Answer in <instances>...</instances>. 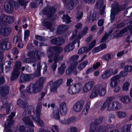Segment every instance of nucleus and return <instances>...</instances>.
<instances>
[{
    "label": "nucleus",
    "mask_w": 132,
    "mask_h": 132,
    "mask_svg": "<svg viewBox=\"0 0 132 132\" xmlns=\"http://www.w3.org/2000/svg\"><path fill=\"white\" fill-rule=\"evenodd\" d=\"M55 129L57 132H58V128L57 126L55 125L52 126L51 128V130L53 132H54L53 130V129Z\"/></svg>",
    "instance_id": "4d7b16f0"
},
{
    "label": "nucleus",
    "mask_w": 132,
    "mask_h": 132,
    "mask_svg": "<svg viewBox=\"0 0 132 132\" xmlns=\"http://www.w3.org/2000/svg\"><path fill=\"white\" fill-rule=\"evenodd\" d=\"M126 40L128 42L132 41V31H131L129 34L128 36L127 37Z\"/></svg>",
    "instance_id": "79ce46f5"
},
{
    "label": "nucleus",
    "mask_w": 132,
    "mask_h": 132,
    "mask_svg": "<svg viewBox=\"0 0 132 132\" xmlns=\"http://www.w3.org/2000/svg\"><path fill=\"white\" fill-rule=\"evenodd\" d=\"M85 2L88 3H94L95 0H84Z\"/></svg>",
    "instance_id": "69168bd1"
},
{
    "label": "nucleus",
    "mask_w": 132,
    "mask_h": 132,
    "mask_svg": "<svg viewBox=\"0 0 132 132\" xmlns=\"http://www.w3.org/2000/svg\"><path fill=\"white\" fill-rule=\"evenodd\" d=\"M104 23V21L103 20L101 19L99 20L98 24V26H102Z\"/></svg>",
    "instance_id": "e2e57ef3"
},
{
    "label": "nucleus",
    "mask_w": 132,
    "mask_h": 132,
    "mask_svg": "<svg viewBox=\"0 0 132 132\" xmlns=\"http://www.w3.org/2000/svg\"><path fill=\"white\" fill-rule=\"evenodd\" d=\"M55 50L56 52L59 53H60L62 50V48L59 47H55Z\"/></svg>",
    "instance_id": "864d4df0"
},
{
    "label": "nucleus",
    "mask_w": 132,
    "mask_h": 132,
    "mask_svg": "<svg viewBox=\"0 0 132 132\" xmlns=\"http://www.w3.org/2000/svg\"><path fill=\"white\" fill-rule=\"evenodd\" d=\"M96 41L95 40L93 41L90 44H89V46L88 50H90L96 44Z\"/></svg>",
    "instance_id": "de8ad7c7"
},
{
    "label": "nucleus",
    "mask_w": 132,
    "mask_h": 132,
    "mask_svg": "<svg viewBox=\"0 0 132 132\" xmlns=\"http://www.w3.org/2000/svg\"><path fill=\"white\" fill-rule=\"evenodd\" d=\"M64 42L63 39L61 38H58L57 39H54L51 41V43L54 44H56L60 45L62 44Z\"/></svg>",
    "instance_id": "f3484780"
},
{
    "label": "nucleus",
    "mask_w": 132,
    "mask_h": 132,
    "mask_svg": "<svg viewBox=\"0 0 132 132\" xmlns=\"http://www.w3.org/2000/svg\"><path fill=\"white\" fill-rule=\"evenodd\" d=\"M11 106H12L11 104H6L5 105H4V107H5L6 106V112L7 114H8L10 111V107Z\"/></svg>",
    "instance_id": "a18cd8bd"
},
{
    "label": "nucleus",
    "mask_w": 132,
    "mask_h": 132,
    "mask_svg": "<svg viewBox=\"0 0 132 132\" xmlns=\"http://www.w3.org/2000/svg\"><path fill=\"white\" fill-rule=\"evenodd\" d=\"M128 74V73L126 71H122L120 73V76L119 75L120 78L121 77H123L126 76Z\"/></svg>",
    "instance_id": "09e8293b"
},
{
    "label": "nucleus",
    "mask_w": 132,
    "mask_h": 132,
    "mask_svg": "<svg viewBox=\"0 0 132 132\" xmlns=\"http://www.w3.org/2000/svg\"><path fill=\"white\" fill-rule=\"evenodd\" d=\"M90 102H88L86 104L85 108L84 110V112L85 114H87L90 108Z\"/></svg>",
    "instance_id": "c03bdc74"
},
{
    "label": "nucleus",
    "mask_w": 132,
    "mask_h": 132,
    "mask_svg": "<svg viewBox=\"0 0 132 132\" xmlns=\"http://www.w3.org/2000/svg\"><path fill=\"white\" fill-rule=\"evenodd\" d=\"M9 92V87L6 86L0 87V95L2 96H6Z\"/></svg>",
    "instance_id": "2eb2a0df"
},
{
    "label": "nucleus",
    "mask_w": 132,
    "mask_h": 132,
    "mask_svg": "<svg viewBox=\"0 0 132 132\" xmlns=\"http://www.w3.org/2000/svg\"><path fill=\"white\" fill-rule=\"evenodd\" d=\"M77 65V64L76 63L72 64L69 67L68 69L69 70H70L71 71L73 70L75 68L76 66Z\"/></svg>",
    "instance_id": "49530a36"
},
{
    "label": "nucleus",
    "mask_w": 132,
    "mask_h": 132,
    "mask_svg": "<svg viewBox=\"0 0 132 132\" xmlns=\"http://www.w3.org/2000/svg\"><path fill=\"white\" fill-rule=\"evenodd\" d=\"M3 20L5 22L11 23H12L14 21L13 18L11 16H8L5 15L4 16Z\"/></svg>",
    "instance_id": "a878e982"
},
{
    "label": "nucleus",
    "mask_w": 132,
    "mask_h": 132,
    "mask_svg": "<svg viewBox=\"0 0 132 132\" xmlns=\"http://www.w3.org/2000/svg\"><path fill=\"white\" fill-rule=\"evenodd\" d=\"M28 109L27 110L26 109L23 114V120L24 123L27 125L31 126V127L29 130H28L26 132H33V122L35 121L39 125L42 126L43 125V122L40 119V112L41 108V105H38L36 109V113L35 116V118L34 119V117L32 116H34V112H33L34 107L32 106H30Z\"/></svg>",
    "instance_id": "f257e3e1"
},
{
    "label": "nucleus",
    "mask_w": 132,
    "mask_h": 132,
    "mask_svg": "<svg viewBox=\"0 0 132 132\" xmlns=\"http://www.w3.org/2000/svg\"><path fill=\"white\" fill-rule=\"evenodd\" d=\"M77 30H75L73 32V35L72 36L70 37V39H73L75 37L76 35L77 34Z\"/></svg>",
    "instance_id": "5fc2aeb1"
},
{
    "label": "nucleus",
    "mask_w": 132,
    "mask_h": 132,
    "mask_svg": "<svg viewBox=\"0 0 132 132\" xmlns=\"http://www.w3.org/2000/svg\"><path fill=\"white\" fill-rule=\"evenodd\" d=\"M115 88L114 89V91L115 92H118L120 89V87L119 86H117L115 87Z\"/></svg>",
    "instance_id": "774afa93"
},
{
    "label": "nucleus",
    "mask_w": 132,
    "mask_h": 132,
    "mask_svg": "<svg viewBox=\"0 0 132 132\" xmlns=\"http://www.w3.org/2000/svg\"><path fill=\"white\" fill-rule=\"evenodd\" d=\"M30 76L27 74L21 73L20 76V80L22 82H24L28 81L30 79Z\"/></svg>",
    "instance_id": "393cba45"
},
{
    "label": "nucleus",
    "mask_w": 132,
    "mask_h": 132,
    "mask_svg": "<svg viewBox=\"0 0 132 132\" xmlns=\"http://www.w3.org/2000/svg\"><path fill=\"white\" fill-rule=\"evenodd\" d=\"M46 79L45 77L40 78L36 84H30L27 88V92L30 94H36L41 91L42 88V86L44 84V82Z\"/></svg>",
    "instance_id": "f03ea898"
},
{
    "label": "nucleus",
    "mask_w": 132,
    "mask_h": 132,
    "mask_svg": "<svg viewBox=\"0 0 132 132\" xmlns=\"http://www.w3.org/2000/svg\"><path fill=\"white\" fill-rule=\"evenodd\" d=\"M121 132H132V125L129 124L124 126L121 130Z\"/></svg>",
    "instance_id": "a211bd4d"
},
{
    "label": "nucleus",
    "mask_w": 132,
    "mask_h": 132,
    "mask_svg": "<svg viewBox=\"0 0 132 132\" xmlns=\"http://www.w3.org/2000/svg\"><path fill=\"white\" fill-rule=\"evenodd\" d=\"M127 30V28H124L120 31L116 35V37H117L122 36L123 35V34L126 32Z\"/></svg>",
    "instance_id": "72a5a7b5"
},
{
    "label": "nucleus",
    "mask_w": 132,
    "mask_h": 132,
    "mask_svg": "<svg viewBox=\"0 0 132 132\" xmlns=\"http://www.w3.org/2000/svg\"><path fill=\"white\" fill-rule=\"evenodd\" d=\"M108 37V36L106 35H105L103 37L101 40V42H105L106 41V39Z\"/></svg>",
    "instance_id": "0e129e2a"
},
{
    "label": "nucleus",
    "mask_w": 132,
    "mask_h": 132,
    "mask_svg": "<svg viewBox=\"0 0 132 132\" xmlns=\"http://www.w3.org/2000/svg\"><path fill=\"white\" fill-rule=\"evenodd\" d=\"M35 37L36 39L40 41H43L44 40L43 37L41 36H40L38 35H36L35 36Z\"/></svg>",
    "instance_id": "052dcab7"
},
{
    "label": "nucleus",
    "mask_w": 132,
    "mask_h": 132,
    "mask_svg": "<svg viewBox=\"0 0 132 132\" xmlns=\"http://www.w3.org/2000/svg\"><path fill=\"white\" fill-rule=\"evenodd\" d=\"M83 104L81 102H78L75 104L73 107L74 111L76 112L80 111L82 109Z\"/></svg>",
    "instance_id": "ddd939ff"
},
{
    "label": "nucleus",
    "mask_w": 132,
    "mask_h": 132,
    "mask_svg": "<svg viewBox=\"0 0 132 132\" xmlns=\"http://www.w3.org/2000/svg\"><path fill=\"white\" fill-rule=\"evenodd\" d=\"M68 27H69L68 26L66 25L59 26L58 27L57 34L58 35L61 34L63 31L67 29Z\"/></svg>",
    "instance_id": "aec40b11"
},
{
    "label": "nucleus",
    "mask_w": 132,
    "mask_h": 132,
    "mask_svg": "<svg viewBox=\"0 0 132 132\" xmlns=\"http://www.w3.org/2000/svg\"><path fill=\"white\" fill-rule=\"evenodd\" d=\"M29 35V31L28 30H25L24 31V38H26Z\"/></svg>",
    "instance_id": "680f3d73"
},
{
    "label": "nucleus",
    "mask_w": 132,
    "mask_h": 132,
    "mask_svg": "<svg viewBox=\"0 0 132 132\" xmlns=\"http://www.w3.org/2000/svg\"><path fill=\"white\" fill-rule=\"evenodd\" d=\"M118 72L117 70H115L113 71L112 69H110L106 71L104 73L101 75V77L103 79H106L108 78L111 75L114 74Z\"/></svg>",
    "instance_id": "9d476101"
},
{
    "label": "nucleus",
    "mask_w": 132,
    "mask_h": 132,
    "mask_svg": "<svg viewBox=\"0 0 132 132\" xmlns=\"http://www.w3.org/2000/svg\"><path fill=\"white\" fill-rule=\"evenodd\" d=\"M106 129L105 127H97L95 129V131L96 132H105Z\"/></svg>",
    "instance_id": "c9c22d12"
},
{
    "label": "nucleus",
    "mask_w": 132,
    "mask_h": 132,
    "mask_svg": "<svg viewBox=\"0 0 132 132\" xmlns=\"http://www.w3.org/2000/svg\"><path fill=\"white\" fill-rule=\"evenodd\" d=\"M26 103L20 100H18L17 104L19 106L22 107Z\"/></svg>",
    "instance_id": "3c124183"
},
{
    "label": "nucleus",
    "mask_w": 132,
    "mask_h": 132,
    "mask_svg": "<svg viewBox=\"0 0 132 132\" xmlns=\"http://www.w3.org/2000/svg\"><path fill=\"white\" fill-rule=\"evenodd\" d=\"M124 70L126 71L128 73L132 71V67L130 65H126L124 69Z\"/></svg>",
    "instance_id": "ea45409f"
},
{
    "label": "nucleus",
    "mask_w": 132,
    "mask_h": 132,
    "mask_svg": "<svg viewBox=\"0 0 132 132\" xmlns=\"http://www.w3.org/2000/svg\"><path fill=\"white\" fill-rule=\"evenodd\" d=\"M65 65L62 64L60 68L58 69L59 73L61 75H62L64 73V71Z\"/></svg>",
    "instance_id": "4c0bfd02"
},
{
    "label": "nucleus",
    "mask_w": 132,
    "mask_h": 132,
    "mask_svg": "<svg viewBox=\"0 0 132 132\" xmlns=\"http://www.w3.org/2000/svg\"><path fill=\"white\" fill-rule=\"evenodd\" d=\"M25 128L23 126H21L19 127V129H16L14 132H25Z\"/></svg>",
    "instance_id": "37998d69"
},
{
    "label": "nucleus",
    "mask_w": 132,
    "mask_h": 132,
    "mask_svg": "<svg viewBox=\"0 0 132 132\" xmlns=\"http://www.w3.org/2000/svg\"><path fill=\"white\" fill-rule=\"evenodd\" d=\"M89 51L88 49H87L86 47H85L81 48L78 51V53L79 54H82L83 53L85 52H87Z\"/></svg>",
    "instance_id": "f704fd0d"
},
{
    "label": "nucleus",
    "mask_w": 132,
    "mask_h": 132,
    "mask_svg": "<svg viewBox=\"0 0 132 132\" xmlns=\"http://www.w3.org/2000/svg\"><path fill=\"white\" fill-rule=\"evenodd\" d=\"M77 0H70L69 4V9L70 10L72 9L74 6H75L77 3Z\"/></svg>",
    "instance_id": "c85d7f7f"
},
{
    "label": "nucleus",
    "mask_w": 132,
    "mask_h": 132,
    "mask_svg": "<svg viewBox=\"0 0 132 132\" xmlns=\"http://www.w3.org/2000/svg\"><path fill=\"white\" fill-rule=\"evenodd\" d=\"M71 18L67 15H64L62 18L63 22L67 23H69L71 22Z\"/></svg>",
    "instance_id": "c756f323"
},
{
    "label": "nucleus",
    "mask_w": 132,
    "mask_h": 132,
    "mask_svg": "<svg viewBox=\"0 0 132 132\" xmlns=\"http://www.w3.org/2000/svg\"><path fill=\"white\" fill-rule=\"evenodd\" d=\"M88 29V28L87 27H85L82 32L81 33L80 32L79 35L76 37V40L78 44V47H79V41L80 39L83 35L87 33Z\"/></svg>",
    "instance_id": "4468645a"
},
{
    "label": "nucleus",
    "mask_w": 132,
    "mask_h": 132,
    "mask_svg": "<svg viewBox=\"0 0 132 132\" xmlns=\"http://www.w3.org/2000/svg\"><path fill=\"white\" fill-rule=\"evenodd\" d=\"M104 47L103 48H100V47H98L94 48L92 52L94 53H96L104 49V48L105 47V46L104 45Z\"/></svg>",
    "instance_id": "a19ab883"
},
{
    "label": "nucleus",
    "mask_w": 132,
    "mask_h": 132,
    "mask_svg": "<svg viewBox=\"0 0 132 132\" xmlns=\"http://www.w3.org/2000/svg\"><path fill=\"white\" fill-rule=\"evenodd\" d=\"M111 56L110 54H107L103 57L102 59L104 61L107 62L111 59Z\"/></svg>",
    "instance_id": "58836bf2"
},
{
    "label": "nucleus",
    "mask_w": 132,
    "mask_h": 132,
    "mask_svg": "<svg viewBox=\"0 0 132 132\" xmlns=\"http://www.w3.org/2000/svg\"><path fill=\"white\" fill-rule=\"evenodd\" d=\"M72 80L71 78H69L67 79L66 85L67 86H70L71 83L72 82Z\"/></svg>",
    "instance_id": "6e6d98bb"
},
{
    "label": "nucleus",
    "mask_w": 132,
    "mask_h": 132,
    "mask_svg": "<svg viewBox=\"0 0 132 132\" xmlns=\"http://www.w3.org/2000/svg\"><path fill=\"white\" fill-rule=\"evenodd\" d=\"M111 98H108L103 104L101 108V110H103L107 107V110L111 111L119 110L121 107V104L117 101H115L110 102Z\"/></svg>",
    "instance_id": "20e7f679"
},
{
    "label": "nucleus",
    "mask_w": 132,
    "mask_h": 132,
    "mask_svg": "<svg viewBox=\"0 0 132 132\" xmlns=\"http://www.w3.org/2000/svg\"><path fill=\"white\" fill-rule=\"evenodd\" d=\"M88 62L87 61H86L80 64L78 66V68L79 70H81L85 67L88 65Z\"/></svg>",
    "instance_id": "473e14b6"
},
{
    "label": "nucleus",
    "mask_w": 132,
    "mask_h": 132,
    "mask_svg": "<svg viewBox=\"0 0 132 132\" xmlns=\"http://www.w3.org/2000/svg\"><path fill=\"white\" fill-rule=\"evenodd\" d=\"M15 115V114L14 113L12 112L10 116L7 117V122L5 123L4 126L5 130L6 132H12L9 128L12 126L14 123L12 119Z\"/></svg>",
    "instance_id": "423d86ee"
},
{
    "label": "nucleus",
    "mask_w": 132,
    "mask_h": 132,
    "mask_svg": "<svg viewBox=\"0 0 132 132\" xmlns=\"http://www.w3.org/2000/svg\"><path fill=\"white\" fill-rule=\"evenodd\" d=\"M76 94L80 92L82 88V86L80 84H75L73 85Z\"/></svg>",
    "instance_id": "5701e85b"
},
{
    "label": "nucleus",
    "mask_w": 132,
    "mask_h": 132,
    "mask_svg": "<svg viewBox=\"0 0 132 132\" xmlns=\"http://www.w3.org/2000/svg\"><path fill=\"white\" fill-rule=\"evenodd\" d=\"M43 25L49 29H50L52 26L51 23L50 22L49 20L48 19H44L42 22Z\"/></svg>",
    "instance_id": "bb28decb"
},
{
    "label": "nucleus",
    "mask_w": 132,
    "mask_h": 132,
    "mask_svg": "<svg viewBox=\"0 0 132 132\" xmlns=\"http://www.w3.org/2000/svg\"><path fill=\"white\" fill-rule=\"evenodd\" d=\"M18 50L16 48H15L12 51V53L14 54H16L18 53Z\"/></svg>",
    "instance_id": "bf43d9fd"
},
{
    "label": "nucleus",
    "mask_w": 132,
    "mask_h": 132,
    "mask_svg": "<svg viewBox=\"0 0 132 132\" xmlns=\"http://www.w3.org/2000/svg\"><path fill=\"white\" fill-rule=\"evenodd\" d=\"M18 36L16 35L15 36L14 38V43L15 44L18 41Z\"/></svg>",
    "instance_id": "338daca9"
},
{
    "label": "nucleus",
    "mask_w": 132,
    "mask_h": 132,
    "mask_svg": "<svg viewBox=\"0 0 132 132\" xmlns=\"http://www.w3.org/2000/svg\"><path fill=\"white\" fill-rule=\"evenodd\" d=\"M62 80L61 79H59L54 82L50 87L51 91L55 92L57 87L62 84Z\"/></svg>",
    "instance_id": "1a4fd4ad"
},
{
    "label": "nucleus",
    "mask_w": 132,
    "mask_h": 132,
    "mask_svg": "<svg viewBox=\"0 0 132 132\" xmlns=\"http://www.w3.org/2000/svg\"><path fill=\"white\" fill-rule=\"evenodd\" d=\"M116 115L119 119H121L126 117L127 114L125 112L119 111L116 112Z\"/></svg>",
    "instance_id": "b1692460"
},
{
    "label": "nucleus",
    "mask_w": 132,
    "mask_h": 132,
    "mask_svg": "<svg viewBox=\"0 0 132 132\" xmlns=\"http://www.w3.org/2000/svg\"><path fill=\"white\" fill-rule=\"evenodd\" d=\"M59 109L60 113L61 115H64L66 114L67 112V108L66 103H61L59 105Z\"/></svg>",
    "instance_id": "f8f14e48"
},
{
    "label": "nucleus",
    "mask_w": 132,
    "mask_h": 132,
    "mask_svg": "<svg viewBox=\"0 0 132 132\" xmlns=\"http://www.w3.org/2000/svg\"><path fill=\"white\" fill-rule=\"evenodd\" d=\"M106 85L105 83L96 85L94 87L89 98H93L99 95L101 96L104 95L106 93Z\"/></svg>",
    "instance_id": "7ed1b4c3"
},
{
    "label": "nucleus",
    "mask_w": 132,
    "mask_h": 132,
    "mask_svg": "<svg viewBox=\"0 0 132 132\" xmlns=\"http://www.w3.org/2000/svg\"><path fill=\"white\" fill-rule=\"evenodd\" d=\"M41 67V66L40 65V63H38L37 65V69L36 71L38 74V76H39L40 74Z\"/></svg>",
    "instance_id": "8fccbe9b"
},
{
    "label": "nucleus",
    "mask_w": 132,
    "mask_h": 132,
    "mask_svg": "<svg viewBox=\"0 0 132 132\" xmlns=\"http://www.w3.org/2000/svg\"><path fill=\"white\" fill-rule=\"evenodd\" d=\"M11 31L10 28H2L1 30V34L3 36H7L10 34Z\"/></svg>",
    "instance_id": "412c9836"
},
{
    "label": "nucleus",
    "mask_w": 132,
    "mask_h": 132,
    "mask_svg": "<svg viewBox=\"0 0 132 132\" xmlns=\"http://www.w3.org/2000/svg\"><path fill=\"white\" fill-rule=\"evenodd\" d=\"M120 78V76L117 75L112 77L110 80V86L112 87H114L118 85L119 82L118 79Z\"/></svg>",
    "instance_id": "9b49d317"
},
{
    "label": "nucleus",
    "mask_w": 132,
    "mask_h": 132,
    "mask_svg": "<svg viewBox=\"0 0 132 132\" xmlns=\"http://www.w3.org/2000/svg\"><path fill=\"white\" fill-rule=\"evenodd\" d=\"M21 63L20 61L16 62L15 66L14 68L11 75V80H14L16 79L19 76L20 72L18 70L21 69Z\"/></svg>",
    "instance_id": "0eeeda50"
},
{
    "label": "nucleus",
    "mask_w": 132,
    "mask_h": 132,
    "mask_svg": "<svg viewBox=\"0 0 132 132\" xmlns=\"http://www.w3.org/2000/svg\"><path fill=\"white\" fill-rule=\"evenodd\" d=\"M83 13L82 12H78L77 15V19L79 20L81 19Z\"/></svg>",
    "instance_id": "603ef678"
},
{
    "label": "nucleus",
    "mask_w": 132,
    "mask_h": 132,
    "mask_svg": "<svg viewBox=\"0 0 132 132\" xmlns=\"http://www.w3.org/2000/svg\"><path fill=\"white\" fill-rule=\"evenodd\" d=\"M94 84L93 81H89L85 84L82 88V92L84 93H86L90 91L93 88Z\"/></svg>",
    "instance_id": "6e6552de"
},
{
    "label": "nucleus",
    "mask_w": 132,
    "mask_h": 132,
    "mask_svg": "<svg viewBox=\"0 0 132 132\" xmlns=\"http://www.w3.org/2000/svg\"><path fill=\"white\" fill-rule=\"evenodd\" d=\"M51 117L54 119L58 120L59 119L60 115L57 109L54 110L51 114Z\"/></svg>",
    "instance_id": "4be33fe9"
},
{
    "label": "nucleus",
    "mask_w": 132,
    "mask_h": 132,
    "mask_svg": "<svg viewBox=\"0 0 132 132\" xmlns=\"http://www.w3.org/2000/svg\"><path fill=\"white\" fill-rule=\"evenodd\" d=\"M73 85H71L68 88L67 90V92L69 94L71 95L76 94Z\"/></svg>",
    "instance_id": "cd10ccee"
},
{
    "label": "nucleus",
    "mask_w": 132,
    "mask_h": 132,
    "mask_svg": "<svg viewBox=\"0 0 132 132\" xmlns=\"http://www.w3.org/2000/svg\"><path fill=\"white\" fill-rule=\"evenodd\" d=\"M10 44L9 42L6 43L2 41L0 43V47L3 50H6L7 49V45Z\"/></svg>",
    "instance_id": "7c9ffc66"
},
{
    "label": "nucleus",
    "mask_w": 132,
    "mask_h": 132,
    "mask_svg": "<svg viewBox=\"0 0 132 132\" xmlns=\"http://www.w3.org/2000/svg\"><path fill=\"white\" fill-rule=\"evenodd\" d=\"M120 101L124 104H127L129 103L130 99L128 96H122L119 97Z\"/></svg>",
    "instance_id": "6ab92c4d"
},
{
    "label": "nucleus",
    "mask_w": 132,
    "mask_h": 132,
    "mask_svg": "<svg viewBox=\"0 0 132 132\" xmlns=\"http://www.w3.org/2000/svg\"><path fill=\"white\" fill-rule=\"evenodd\" d=\"M77 42V40L75 39V41L72 43H70L67 45L64 48V50L66 52H69L72 50L74 47V44Z\"/></svg>",
    "instance_id": "dca6fc26"
},
{
    "label": "nucleus",
    "mask_w": 132,
    "mask_h": 132,
    "mask_svg": "<svg viewBox=\"0 0 132 132\" xmlns=\"http://www.w3.org/2000/svg\"><path fill=\"white\" fill-rule=\"evenodd\" d=\"M100 65V64L99 62H97L94 64L93 65V67L94 69H95L98 68Z\"/></svg>",
    "instance_id": "13d9d810"
},
{
    "label": "nucleus",
    "mask_w": 132,
    "mask_h": 132,
    "mask_svg": "<svg viewBox=\"0 0 132 132\" xmlns=\"http://www.w3.org/2000/svg\"><path fill=\"white\" fill-rule=\"evenodd\" d=\"M28 56L31 57V58H28L24 60L23 61L24 62L28 63L34 62L35 63L36 61L40 60V58L38 55V52L37 51H31L28 53Z\"/></svg>",
    "instance_id": "39448f33"
},
{
    "label": "nucleus",
    "mask_w": 132,
    "mask_h": 132,
    "mask_svg": "<svg viewBox=\"0 0 132 132\" xmlns=\"http://www.w3.org/2000/svg\"><path fill=\"white\" fill-rule=\"evenodd\" d=\"M130 85V83L128 82H126L122 86V89L123 90L127 91L128 90Z\"/></svg>",
    "instance_id": "2f4dec72"
},
{
    "label": "nucleus",
    "mask_w": 132,
    "mask_h": 132,
    "mask_svg": "<svg viewBox=\"0 0 132 132\" xmlns=\"http://www.w3.org/2000/svg\"><path fill=\"white\" fill-rule=\"evenodd\" d=\"M59 58L57 55L55 56L54 59V61L55 64L53 65L52 67V68L53 69V70L54 71L56 68L57 65L55 64L56 63L57 61H59Z\"/></svg>",
    "instance_id": "e433bc0d"
}]
</instances>
